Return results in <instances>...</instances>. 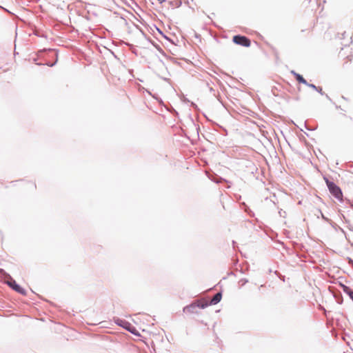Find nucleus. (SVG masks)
Masks as SVG:
<instances>
[{
    "label": "nucleus",
    "instance_id": "nucleus-5",
    "mask_svg": "<svg viewBox=\"0 0 353 353\" xmlns=\"http://www.w3.org/2000/svg\"><path fill=\"white\" fill-rule=\"evenodd\" d=\"M118 324L129 332H132V334H137V330L136 328L129 322L125 321H120V323H118Z\"/></svg>",
    "mask_w": 353,
    "mask_h": 353
},
{
    "label": "nucleus",
    "instance_id": "nucleus-3",
    "mask_svg": "<svg viewBox=\"0 0 353 353\" xmlns=\"http://www.w3.org/2000/svg\"><path fill=\"white\" fill-rule=\"evenodd\" d=\"M338 39L341 41V44L347 46L352 42V37L349 34H346L345 31L338 32Z\"/></svg>",
    "mask_w": 353,
    "mask_h": 353
},
{
    "label": "nucleus",
    "instance_id": "nucleus-6",
    "mask_svg": "<svg viewBox=\"0 0 353 353\" xmlns=\"http://www.w3.org/2000/svg\"><path fill=\"white\" fill-rule=\"evenodd\" d=\"M196 305V308L204 309L210 305V303L205 300H199L193 303Z\"/></svg>",
    "mask_w": 353,
    "mask_h": 353
},
{
    "label": "nucleus",
    "instance_id": "nucleus-13",
    "mask_svg": "<svg viewBox=\"0 0 353 353\" xmlns=\"http://www.w3.org/2000/svg\"><path fill=\"white\" fill-rule=\"evenodd\" d=\"M307 85L309 86V87L312 88L313 89L317 90V88L314 85H313V84L308 83V85Z\"/></svg>",
    "mask_w": 353,
    "mask_h": 353
},
{
    "label": "nucleus",
    "instance_id": "nucleus-15",
    "mask_svg": "<svg viewBox=\"0 0 353 353\" xmlns=\"http://www.w3.org/2000/svg\"><path fill=\"white\" fill-rule=\"evenodd\" d=\"M307 1H308L309 2H310V1H311V0H307Z\"/></svg>",
    "mask_w": 353,
    "mask_h": 353
},
{
    "label": "nucleus",
    "instance_id": "nucleus-14",
    "mask_svg": "<svg viewBox=\"0 0 353 353\" xmlns=\"http://www.w3.org/2000/svg\"><path fill=\"white\" fill-rule=\"evenodd\" d=\"M159 1L160 3H163L165 0H158Z\"/></svg>",
    "mask_w": 353,
    "mask_h": 353
},
{
    "label": "nucleus",
    "instance_id": "nucleus-8",
    "mask_svg": "<svg viewBox=\"0 0 353 353\" xmlns=\"http://www.w3.org/2000/svg\"><path fill=\"white\" fill-rule=\"evenodd\" d=\"M292 74L294 76L296 80L301 83H303L305 85H308V83L306 80L299 74L295 72L294 71H292Z\"/></svg>",
    "mask_w": 353,
    "mask_h": 353
},
{
    "label": "nucleus",
    "instance_id": "nucleus-7",
    "mask_svg": "<svg viewBox=\"0 0 353 353\" xmlns=\"http://www.w3.org/2000/svg\"><path fill=\"white\" fill-rule=\"evenodd\" d=\"M196 305H194L193 303L190 304V305H188L183 308V312L188 314L192 313H196L197 311L196 310Z\"/></svg>",
    "mask_w": 353,
    "mask_h": 353
},
{
    "label": "nucleus",
    "instance_id": "nucleus-11",
    "mask_svg": "<svg viewBox=\"0 0 353 353\" xmlns=\"http://www.w3.org/2000/svg\"><path fill=\"white\" fill-rule=\"evenodd\" d=\"M344 291L350 296L351 299L353 301V291L347 287L344 288Z\"/></svg>",
    "mask_w": 353,
    "mask_h": 353
},
{
    "label": "nucleus",
    "instance_id": "nucleus-4",
    "mask_svg": "<svg viewBox=\"0 0 353 353\" xmlns=\"http://www.w3.org/2000/svg\"><path fill=\"white\" fill-rule=\"evenodd\" d=\"M7 283L9 286H10L16 292H17L20 294H26V290L23 288H21L19 285L17 284V283L14 280L10 279V281H8L7 282Z\"/></svg>",
    "mask_w": 353,
    "mask_h": 353
},
{
    "label": "nucleus",
    "instance_id": "nucleus-12",
    "mask_svg": "<svg viewBox=\"0 0 353 353\" xmlns=\"http://www.w3.org/2000/svg\"><path fill=\"white\" fill-rule=\"evenodd\" d=\"M350 53H351V52H350ZM352 54H348L346 58L345 59V63H347L349 62H350L352 59Z\"/></svg>",
    "mask_w": 353,
    "mask_h": 353
},
{
    "label": "nucleus",
    "instance_id": "nucleus-10",
    "mask_svg": "<svg viewBox=\"0 0 353 353\" xmlns=\"http://www.w3.org/2000/svg\"><path fill=\"white\" fill-rule=\"evenodd\" d=\"M345 127L349 130H353V119L350 118L345 122Z\"/></svg>",
    "mask_w": 353,
    "mask_h": 353
},
{
    "label": "nucleus",
    "instance_id": "nucleus-9",
    "mask_svg": "<svg viewBox=\"0 0 353 353\" xmlns=\"http://www.w3.org/2000/svg\"><path fill=\"white\" fill-rule=\"evenodd\" d=\"M221 298H222V294H221V293H220V292L216 293V294L213 296V298L211 299V301L209 302V303H210V305H216V304H217L219 302H220V301H221Z\"/></svg>",
    "mask_w": 353,
    "mask_h": 353
},
{
    "label": "nucleus",
    "instance_id": "nucleus-2",
    "mask_svg": "<svg viewBox=\"0 0 353 353\" xmlns=\"http://www.w3.org/2000/svg\"><path fill=\"white\" fill-rule=\"evenodd\" d=\"M234 43L244 47H250L251 45L250 40L245 36L235 35L232 38Z\"/></svg>",
    "mask_w": 353,
    "mask_h": 353
},
{
    "label": "nucleus",
    "instance_id": "nucleus-1",
    "mask_svg": "<svg viewBox=\"0 0 353 353\" xmlns=\"http://www.w3.org/2000/svg\"><path fill=\"white\" fill-rule=\"evenodd\" d=\"M324 179L332 195L338 201H343V193L341 189L334 182L329 181L327 178L324 177Z\"/></svg>",
    "mask_w": 353,
    "mask_h": 353
}]
</instances>
